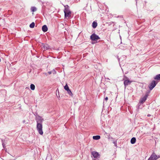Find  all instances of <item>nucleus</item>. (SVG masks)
Segmentation results:
<instances>
[{
  "label": "nucleus",
  "mask_w": 160,
  "mask_h": 160,
  "mask_svg": "<svg viewBox=\"0 0 160 160\" xmlns=\"http://www.w3.org/2000/svg\"><path fill=\"white\" fill-rule=\"evenodd\" d=\"M154 79L157 81L160 80V74L156 75L154 78Z\"/></svg>",
  "instance_id": "nucleus-14"
},
{
  "label": "nucleus",
  "mask_w": 160,
  "mask_h": 160,
  "mask_svg": "<svg viewBox=\"0 0 160 160\" xmlns=\"http://www.w3.org/2000/svg\"><path fill=\"white\" fill-rule=\"evenodd\" d=\"M64 89L66 91H67V90H68L69 89L67 83L64 86Z\"/></svg>",
  "instance_id": "nucleus-21"
},
{
  "label": "nucleus",
  "mask_w": 160,
  "mask_h": 160,
  "mask_svg": "<svg viewBox=\"0 0 160 160\" xmlns=\"http://www.w3.org/2000/svg\"><path fill=\"white\" fill-rule=\"evenodd\" d=\"M136 138L135 137H133L131 138L130 142L131 144H134L136 142Z\"/></svg>",
  "instance_id": "nucleus-13"
},
{
  "label": "nucleus",
  "mask_w": 160,
  "mask_h": 160,
  "mask_svg": "<svg viewBox=\"0 0 160 160\" xmlns=\"http://www.w3.org/2000/svg\"><path fill=\"white\" fill-rule=\"evenodd\" d=\"M157 157L158 158V159L160 158V156H157Z\"/></svg>",
  "instance_id": "nucleus-29"
},
{
  "label": "nucleus",
  "mask_w": 160,
  "mask_h": 160,
  "mask_svg": "<svg viewBox=\"0 0 160 160\" xmlns=\"http://www.w3.org/2000/svg\"><path fill=\"white\" fill-rule=\"evenodd\" d=\"M113 143L114 144V146L116 147H117V141H113Z\"/></svg>",
  "instance_id": "nucleus-23"
},
{
  "label": "nucleus",
  "mask_w": 160,
  "mask_h": 160,
  "mask_svg": "<svg viewBox=\"0 0 160 160\" xmlns=\"http://www.w3.org/2000/svg\"><path fill=\"white\" fill-rule=\"evenodd\" d=\"M149 95V92H147L146 93L144 97L141 98L139 101L138 104H143L147 100V98Z\"/></svg>",
  "instance_id": "nucleus-4"
},
{
  "label": "nucleus",
  "mask_w": 160,
  "mask_h": 160,
  "mask_svg": "<svg viewBox=\"0 0 160 160\" xmlns=\"http://www.w3.org/2000/svg\"><path fill=\"white\" fill-rule=\"evenodd\" d=\"M158 82L155 80H153L149 85L148 87L150 90H152L157 84Z\"/></svg>",
  "instance_id": "nucleus-6"
},
{
  "label": "nucleus",
  "mask_w": 160,
  "mask_h": 160,
  "mask_svg": "<svg viewBox=\"0 0 160 160\" xmlns=\"http://www.w3.org/2000/svg\"><path fill=\"white\" fill-rule=\"evenodd\" d=\"M138 0H135V1L136 2V4H137V1H138Z\"/></svg>",
  "instance_id": "nucleus-31"
},
{
  "label": "nucleus",
  "mask_w": 160,
  "mask_h": 160,
  "mask_svg": "<svg viewBox=\"0 0 160 160\" xmlns=\"http://www.w3.org/2000/svg\"><path fill=\"white\" fill-rule=\"evenodd\" d=\"M104 99L105 100H106V101L108 100V98L107 97H106Z\"/></svg>",
  "instance_id": "nucleus-26"
},
{
  "label": "nucleus",
  "mask_w": 160,
  "mask_h": 160,
  "mask_svg": "<svg viewBox=\"0 0 160 160\" xmlns=\"http://www.w3.org/2000/svg\"><path fill=\"white\" fill-rule=\"evenodd\" d=\"M158 159L157 155L155 154L154 152L152 154L148 160H156Z\"/></svg>",
  "instance_id": "nucleus-8"
},
{
  "label": "nucleus",
  "mask_w": 160,
  "mask_h": 160,
  "mask_svg": "<svg viewBox=\"0 0 160 160\" xmlns=\"http://www.w3.org/2000/svg\"><path fill=\"white\" fill-rule=\"evenodd\" d=\"M48 73L49 74H51L52 73V71H49V72H48Z\"/></svg>",
  "instance_id": "nucleus-28"
},
{
  "label": "nucleus",
  "mask_w": 160,
  "mask_h": 160,
  "mask_svg": "<svg viewBox=\"0 0 160 160\" xmlns=\"http://www.w3.org/2000/svg\"><path fill=\"white\" fill-rule=\"evenodd\" d=\"M113 23V22H110L109 23V24H108V25H111V24H112V23Z\"/></svg>",
  "instance_id": "nucleus-27"
},
{
  "label": "nucleus",
  "mask_w": 160,
  "mask_h": 160,
  "mask_svg": "<svg viewBox=\"0 0 160 160\" xmlns=\"http://www.w3.org/2000/svg\"><path fill=\"white\" fill-rule=\"evenodd\" d=\"M34 115L36 117H37L38 116H39L37 112H36Z\"/></svg>",
  "instance_id": "nucleus-25"
},
{
  "label": "nucleus",
  "mask_w": 160,
  "mask_h": 160,
  "mask_svg": "<svg viewBox=\"0 0 160 160\" xmlns=\"http://www.w3.org/2000/svg\"><path fill=\"white\" fill-rule=\"evenodd\" d=\"M52 73H53V74H55L56 73V71L55 69H53L52 71Z\"/></svg>",
  "instance_id": "nucleus-24"
},
{
  "label": "nucleus",
  "mask_w": 160,
  "mask_h": 160,
  "mask_svg": "<svg viewBox=\"0 0 160 160\" xmlns=\"http://www.w3.org/2000/svg\"><path fill=\"white\" fill-rule=\"evenodd\" d=\"M42 30L44 32H46L48 30V28L46 25H44L42 27Z\"/></svg>",
  "instance_id": "nucleus-11"
},
{
  "label": "nucleus",
  "mask_w": 160,
  "mask_h": 160,
  "mask_svg": "<svg viewBox=\"0 0 160 160\" xmlns=\"http://www.w3.org/2000/svg\"><path fill=\"white\" fill-rule=\"evenodd\" d=\"M44 74L45 75H47V73H44Z\"/></svg>",
  "instance_id": "nucleus-33"
},
{
  "label": "nucleus",
  "mask_w": 160,
  "mask_h": 160,
  "mask_svg": "<svg viewBox=\"0 0 160 160\" xmlns=\"http://www.w3.org/2000/svg\"><path fill=\"white\" fill-rule=\"evenodd\" d=\"M6 150H7V149H6V150H5L6 151Z\"/></svg>",
  "instance_id": "nucleus-34"
},
{
  "label": "nucleus",
  "mask_w": 160,
  "mask_h": 160,
  "mask_svg": "<svg viewBox=\"0 0 160 160\" xmlns=\"http://www.w3.org/2000/svg\"><path fill=\"white\" fill-rule=\"evenodd\" d=\"M93 160H96L95 159H93Z\"/></svg>",
  "instance_id": "nucleus-35"
},
{
  "label": "nucleus",
  "mask_w": 160,
  "mask_h": 160,
  "mask_svg": "<svg viewBox=\"0 0 160 160\" xmlns=\"http://www.w3.org/2000/svg\"><path fill=\"white\" fill-rule=\"evenodd\" d=\"M45 7V6H44V5H43L42 7V9H43L44 8V7Z\"/></svg>",
  "instance_id": "nucleus-32"
},
{
  "label": "nucleus",
  "mask_w": 160,
  "mask_h": 160,
  "mask_svg": "<svg viewBox=\"0 0 160 160\" xmlns=\"http://www.w3.org/2000/svg\"><path fill=\"white\" fill-rule=\"evenodd\" d=\"M124 78L125 79H123L124 81V84L125 86V87L126 88V87L128 85H130L132 82V81L128 79V78L126 76L124 77Z\"/></svg>",
  "instance_id": "nucleus-5"
},
{
  "label": "nucleus",
  "mask_w": 160,
  "mask_h": 160,
  "mask_svg": "<svg viewBox=\"0 0 160 160\" xmlns=\"http://www.w3.org/2000/svg\"><path fill=\"white\" fill-rule=\"evenodd\" d=\"M36 128L39 133L41 135H43V132L42 130V123H37Z\"/></svg>",
  "instance_id": "nucleus-2"
},
{
  "label": "nucleus",
  "mask_w": 160,
  "mask_h": 160,
  "mask_svg": "<svg viewBox=\"0 0 160 160\" xmlns=\"http://www.w3.org/2000/svg\"><path fill=\"white\" fill-rule=\"evenodd\" d=\"M37 10L36 8L35 7H32L31 8V11L32 12H34Z\"/></svg>",
  "instance_id": "nucleus-20"
},
{
  "label": "nucleus",
  "mask_w": 160,
  "mask_h": 160,
  "mask_svg": "<svg viewBox=\"0 0 160 160\" xmlns=\"http://www.w3.org/2000/svg\"><path fill=\"white\" fill-rule=\"evenodd\" d=\"M42 46L44 48V50H48L50 48V46L48 44L41 43Z\"/></svg>",
  "instance_id": "nucleus-10"
},
{
  "label": "nucleus",
  "mask_w": 160,
  "mask_h": 160,
  "mask_svg": "<svg viewBox=\"0 0 160 160\" xmlns=\"http://www.w3.org/2000/svg\"><path fill=\"white\" fill-rule=\"evenodd\" d=\"M46 160H52L51 156H47L46 158Z\"/></svg>",
  "instance_id": "nucleus-22"
},
{
  "label": "nucleus",
  "mask_w": 160,
  "mask_h": 160,
  "mask_svg": "<svg viewBox=\"0 0 160 160\" xmlns=\"http://www.w3.org/2000/svg\"><path fill=\"white\" fill-rule=\"evenodd\" d=\"M91 157H93L94 158H98L100 157V155L99 153L95 151H93L91 152Z\"/></svg>",
  "instance_id": "nucleus-9"
},
{
  "label": "nucleus",
  "mask_w": 160,
  "mask_h": 160,
  "mask_svg": "<svg viewBox=\"0 0 160 160\" xmlns=\"http://www.w3.org/2000/svg\"><path fill=\"white\" fill-rule=\"evenodd\" d=\"M35 23L34 22H32L29 25V27L31 28H33L35 27Z\"/></svg>",
  "instance_id": "nucleus-18"
},
{
  "label": "nucleus",
  "mask_w": 160,
  "mask_h": 160,
  "mask_svg": "<svg viewBox=\"0 0 160 160\" xmlns=\"http://www.w3.org/2000/svg\"><path fill=\"white\" fill-rule=\"evenodd\" d=\"M100 136L99 135L94 136L93 137V139L95 140H98L100 138Z\"/></svg>",
  "instance_id": "nucleus-15"
},
{
  "label": "nucleus",
  "mask_w": 160,
  "mask_h": 160,
  "mask_svg": "<svg viewBox=\"0 0 160 160\" xmlns=\"http://www.w3.org/2000/svg\"><path fill=\"white\" fill-rule=\"evenodd\" d=\"M35 120L36 121L37 123H42L44 121V119L40 116H38L35 118Z\"/></svg>",
  "instance_id": "nucleus-7"
},
{
  "label": "nucleus",
  "mask_w": 160,
  "mask_h": 160,
  "mask_svg": "<svg viewBox=\"0 0 160 160\" xmlns=\"http://www.w3.org/2000/svg\"><path fill=\"white\" fill-rule=\"evenodd\" d=\"M98 25V23L96 21H94L93 22L92 24V27L95 29L96 28Z\"/></svg>",
  "instance_id": "nucleus-12"
},
{
  "label": "nucleus",
  "mask_w": 160,
  "mask_h": 160,
  "mask_svg": "<svg viewBox=\"0 0 160 160\" xmlns=\"http://www.w3.org/2000/svg\"><path fill=\"white\" fill-rule=\"evenodd\" d=\"M151 116V115L150 114H148L147 115L148 117H150Z\"/></svg>",
  "instance_id": "nucleus-30"
},
{
  "label": "nucleus",
  "mask_w": 160,
  "mask_h": 160,
  "mask_svg": "<svg viewBox=\"0 0 160 160\" xmlns=\"http://www.w3.org/2000/svg\"><path fill=\"white\" fill-rule=\"evenodd\" d=\"M67 92L68 93L70 96H72L73 95V94L71 91V90L69 89L68 90H67Z\"/></svg>",
  "instance_id": "nucleus-19"
},
{
  "label": "nucleus",
  "mask_w": 160,
  "mask_h": 160,
  "mask_svg": "<svg viewBox=\"0 0 160 160\" xmlns=\"http://www.w3.org/2000/svg\"><path fill=\"white\" fill-rule=\"evenodd\" d=\"M64 13L65 18L67 17H70L71 16V12L70 9L68 5L64 6Z\"/></svg>",
  "instance_id": "nucleus-1"
},
{
  "label": "nucleus",
  "mask_w": 160,
  "mask_h": 160,
  "mask_svg": "<svg viewBox=\"0 0 160 160\" xmlns=\"http://www.w3.org/2000/svg\"><path fill=\"white\" fill-rule=\"evenodd\" d=\"M90 39L92 41H95L100 39V38L95 33H93L90 36Z\"/></svg>",
  "instance_id": "nucleus-3"
},
{
  "label": "nucleus",
  "mask_w": 160,
  "mask_h": 160,
  "mask_svg": "<svg viewBox=\"0 0 160 160\" xmlns=\"http://www.w3.org/2000/svg\"><path fill=\"white\" fill-rule=\"evenodd\" d=\"M5 142V141L4 140H3L2 139H1V142H2V147H3V148L4 149H5V148H6L5 145V144L4 143Z\"/></svg>",
  "instance_id": "nucleus-16"
},
{
  "label": "nucleus",
  "mask_w": 160,
  "mask_h": 160,
  "mask_svg": "<svg viewBox=\"0 0 160 160\" xmlns=\"http://www.w3.org/2000/svg\"><path fill=\"white\" fill-rule=\"evenodd\" d=\"M30 89L32 90H34L35 88V85L34 84H31L30 85Z\"/></svg>",
  "instance_id": "nucleus-17"
}]
</instances>
